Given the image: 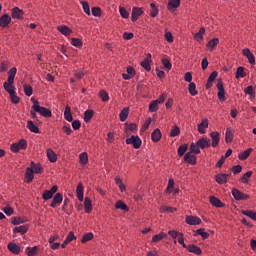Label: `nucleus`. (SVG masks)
I'll return each mask as SVG.
<instances>
[{"mask_svg": "<svg viewBox=\"0 0 256 256\" xmlns=\"http://www.w3.org/2000/svg\"><path fill=\"white\" fill-rule=\"evenodd\" d=\"M83 191H85V187L83 186V183H78L76 188V194L78 201H83Z\"/></svg>", "mask_w": 256, "mask_h": 256, "instance_id": "nucleus-32", "label": "nucleus"}, {"mask_svg": "<svg viewBox=\"0 0 256 256\" xmlns=\"http://www.w3.org/2000/svg\"><path fill=\"white\" fill-rule=\"evenodd\" d=\"M189 253H193L194 255H203V250L195 244H190L185 247Z\"/></svg>", "mask_w": 256, "mask_h": 256, "instance_id": "nucleus-14", "label": "nucleus"}, {"mask_svg": "<svg viewBox=\"0 0 256 256\" xmlns=\"http://www.w3.org/2000/svg\"><path fill=\"white\" fill-rule=\"evenodd\" d=\"M79 159L80 165H87V163H89V155L87 154V152H82L79 155Z\"/></svg>", "mask_w": 256, "mask_h": 256, "instance_id": "nucleus-44", "label": "nucleus"}, {"mask_svg": "<svg viewBox=\"0 0 256 256\" xmlns=\"http://www.w3.org/2000/svg\"><path fill=\"white\" fill-rule=\"evenodd\" d=\"M93 17H101V7H92Z\"/></svg>", "mask_w": 256, "mask_h": 256, "instance_id": "nucleus-64", "label": "nucleus"}, {"mask_svg": "<svg viewBox=\"0 0 256 256\" xmlns=\"http://www.w3.org/2000/svg\"><path fill=\"white\" fill-rule=\"evenodd\" d=\"M52 197L53 199H52V202L50 203V207H52V209H55L57 205H61V203H63V194L58 192Z\"/></svg>", "mask_w": 256, "mask_h": 256, "instance_id": "nucleus-9", "label": "nucleus"}, {"mask_svg": "<svg viewBox=\"0 0 256 256\" xmlns=\"http://www.w3.org/2000/svg\"><path fill=\"white\" fill-rule=\"evenodd\" d=\"M11 223L12 225H21L22 223H27V220L21 217H12Z\"/></svg>", "mask_w": 256, "mask_h": 256, "instance_id": "nucleus-51", "label": "nucleus"}, {"mask_svg": "<svg viewBox=\"0 0 256 256\" xmlns=\"http://www.w3.org/2000/svg\"><path fill=\"white\" fill-rule=\"evenodd\" d=\"M244 93H245V95H250V97H252V99H255V90L253 89V86H247L244 89Z\"/></svg>", "mask_w": 256, "mask_h": 256, "instance_id": "nucleus-58", "label": "nucleus"}, {"mask_svg": "<svg viewBox=\"0 0 256 256\" xmlns=\"http://www.w3.org/2000/svg\"><path fill=\"white\" fill-rule=\"evenodd\" d=\"M10 23H11V17L9 16L8 13L3 14L0 17V27H2L3 29H5V27H9Z\"/></svg>", "mask_w": 256, "mask_h": 256, "instance_id": "nucleus-18", "label": "nucleus"}, {"mask_svg": "<svg viewBox=\"0 0 256 256\" xmlns=\"http://www.w3.org/2000/svg\"><path fill=\"white\" fill-rule=\"evenodd\" d=\"M125 131H132V132H135L137 131V123H128L126 122L125 124Z\"/></svg>", "mask_w": 256, "mask_h": 256, "instance_id": "nucleus-59", "label": "nucleus"}, {"mask_svg": "<svg viewBox=\"0 0 256 256\" xmlns=\"http://www.w3.org/2000/svg\"><path fill=\"white\" fill-rule=\"evenodd\" d=\"M94 237L95 235H93V232H88L82 236L80 241L81 243H87L88 241H93Z\"/></svg>", "mask_w": 256, "mask_h": 256, "instance_id": "nucleus-47", "label": "nucleus"}, {"mask_svg": "<svg viewBox=\"0 0 256 256\" xmlns=\"http://www.w3.org/2000/svg\"><path fill=\"white\" fill-rule=\"evenodd\" d=\"M251 177H253V171H247L240 177L239 182L243 183L244 185H248L249 179H251Z\"/></svg>", "mask_w": 256, "mask_h": 256, "instance_id": "nucleus-27", "label": "nucleus"}, {"mask_svg": "<svg viewBox=\"0 0 256 256\" xmlns=\"http://www.w3.org/2000/svg\"><path fill=\"white\" fill-rule=\"evenodd\" d=\"M209 201H210L211 205H213V207H217L218 209L225 207V203H222V201L219 200V198H217L215 196H210Z\"/></svg>", "mask_w": 256, "mask_h": 256, "instance_id": "nucleus-20", "label": "nucleus"}, {"mask_svg": "<svg viewBox=\"0 0 256 256\" xmlns=\"http://www.w3.org/2000/svg\"><path fill=\"white\" fill-rule=\"evenodd\" d=\"M231 193L235 201H247L248 199L251 198L249 194H245L237 188H232Z\"/></svg>", "mask_w": 256, "mask_h": 256, "instance_id": "nucleus-3", "label": "nucleus"}, {"mask_svg": "<svg viewBox=\"0 0 256 256\" xmlns=\"http://www.w3.org/2000/svg\"><path fill=\"white\" fill-rule=\"evenodd\" d=\"M161 137H163V134L161 133V129L159 128L154 129L151 134V140L153 141V143H159V141H161Z\"/></svg>", "mask_w": 256, "mask_h": 256, "instance_id": "nucleus-19", "label": "nucleus"}, {"mask_svg": "<svg viewBox=\"0 0 256 256\" xmlns=\"http://www.w3.org/2000/svg\"><path fill=\"white\" fill-rule=\"evenodd\" d=\"M99 97L104 103H107V101H109V94L105 90H100Z\"/></svg>", "mask_w": 256, "mask_h": 256, "instance_id": "nucleus-57", "label": "nucleus"}, {"mask_svg": "<svg viewBox=\"0 0 256 256\" xmlns=\"http://www.w3.org/2000/svg\"><path fill=\"white\" fill-rule=\"evenodd\" d=\"M198 146L200 147V149H209V147H211V139L207 138V137H202L200 138L198 141Z\"/></svg>", "mask_w": 256, "mask_h": 256, "instance_id": "nucleus-13", "label": "nucleus"}, {"mask_svg": "<svg viewBox=\"0 0 256 256\" xmlns=\"http://www.w3.org/2000/svg\"><path fill=\"white\" fill-rule=\"evenodd\" d=\"M149 125H151V117L147 118L146 121L144 122L143 126L140 129L141 133H145V131L149 129Z\"/></svg>", "mask_w": 256, "mask_h": 256, "instance_id": "nucleus-61", "label": "nucleus"}, {"mask_svg": "<svg viewBox=\"0 0 256 256\" xmlns=\"http://www.w3.org/2000/svg\"><path fill=\"white\" fill-rule=\"evenodd\" d=\"M203 35H205V27H201L199 32L194 35V39L198 42L203 41Z\"/></svg>", "mask_w": 256, "mask_h": 256, "instance_id": "nucleus-48", "label": "nucleus"}, {"mask_svg": "<svg viewBox=\"0 0 256 256\" xmlns=\"http://www.w3.org/2000/svg\"><path fill=\"white\" fill-rule=\"evenodd\" d=\"M23 15H25V12L19 8V7H14L12 8L11 12V19H18V21H23Z\"/></svg>", "mask_w": 256, "mask_h": 256, "instance_id": "nucleus-7", "label": "nucleus"}, {"mask_svg": "<svg viewBox=\"0 0 256 256\" xmlns=\"http://www.w3.org/2000/svg\"><path fill=\"white\" fill-rule=\"evenodd\" d=\"M64 119H66V121H69V123L73 121V114L71 113V106L69 105L65 106Z\"/></svg>", "mask_w": 256, "mask_h": 256, "instance_id": "nucleus-35", "label": "nucleus"}, {"mask_svg": "<svg viewBox=\"0 0 256 256\" xmlns=\"http://www.w3.org/2000/svg\"><path fill=\"white\" fill-rule=\"evenodd\" d=\"M181 133V129L179 128V126L174 125L169 133V137H177L179 136Z\"/></svg>", "mask_w": 256, "mask_h": 256, "instance_id": "nucleus-50", "label": "nucleus"}, {"mask_svg": "<svg viewBox=\"0 0 256 256\" xmlns=\"http://www.w3.org/2000/svg\"><path fill=\"white\" fill-rule=\"evenodd\" d=\"M71 45H73V47H78V49H81V47H83V41L80 38H71Z\"/></svg>", "mask_w": 256, "mask_h": 256, "instance_id": "nucleus-52", "label": "nucleus"}, {"mask_svg": "<svg viewBox=\"0 0 256 256\" xmlns=\"http://www.w3.org/2000/svg\"><path fill=\"white\" fill-rule=\"evenodd\" d=\"M185 223H187V225H201V218L192 215L186 216Z\"/></svg>", "mask_w": 256, "mask_h": 256, "instance_id": "nucleus-15", "label": "nucleus"}, {"mask_svg": "<svg viewBox=\"0 0 256 256\" xmlns=\"http://www.w3.org/2000/svg\"><path fill=\"white\" fill-rule=\"evenodd\" d=\"M189 153H194V155H199L201 153V148L199 147L198 142H192L190 144Z\"/></svg>", "mask_w": 256, "mask_h": 256, "instance_id": "nucleus-34", "label": "nucleus"}, {"mask_svg": "<svg viewBox=\"0 0 256 256\" xmlns=\"http://www.w3.org/2000/svg\"><path fill=\"white\" fill-rule=\"evenodd\" d=\"M253 151V148H248L245 151L238 154V159L240 161H247L249 159V156L251 155V152Z\"/></svg>", "mask_w": 256, "mask_h": 256, "instance_id": "nucleus-28", "label": "nucleus"}, {"mask_svg": "<svg viewBox=\"0 0 256 256\" xmlns=\"http://www.w3.org/2000/svg\"><path fill=\"white\" fill-rule=\"evenodd\" d=\"M84 211L85 213H91L93 211V201L89 197L84 199Z\"/></svg>", "mask_w": 256, "mask_h": 256, "instance_id": "nucleus-25", "label": "nucleus"}, {"mask_svg": "<svg viewBox=\"0 0 256 256\" xmlns=\"http://www.w3.org/2000/svg\"><path fill=\"white\" fill-rule=\"evenodd\" d=\"M31 102L33 103L32 109L37 111L41 117H45L46 119H51L53 117V112L49 108H45L44 106L39 105V102L35 98H31Z\"/></svg>", "mask_w": 256, "mask_h": 256, "instance_id": "nucleus-2", "label": "nucleus"}, {"mask_svg": "<svg viewBox=\"0 0 256 256\" xmlns=\"http://www.w3.org/2000/svg\"><path fill=\"white\" fill-rule=\"evenodd\" d=\"M3 213H5V215H7L8 217H11V215H13V213H15V210L13 209V207H11V205H7L6 207H4L2 209Z\"/></svg>", "mask_w": 256, "mask_h": 256, "instance_id": "nucleus-54", "label": "nucleus"}, {"mask_svg": "<svg viewBox=\"0 0 256 256\" xmlns=\"http://www.w3.org/2000/svg\"><path fill=\"white\" fill-rule=\"evenodd\" d=\"M218 75H219V72H217V71H213L209 75L207 83H206V89H211V87H213V81H215L217 79Z\"/></svg>", "mask_w": 256, "mask_h": 256, "instance_id": "nucleus-21", "label": "nucleus"}, {"mask_svg": "<svg viewBox=\"0 0 256 256\" xmlns=\"http://www.w3.org/2000/svg\"><path fill=\"white\" fill-rule=\"evenodd\" d=\"M242 55H244V57L248 59L250 65H255V55H253L249 48H244L242 50Z\"/></svg>", "mask_w": 256, "mask_h": 256, "instance_id": "nucleus-10", "label": "nucleus"}, {"mask_svg": "<svg viewBox=\"0 0 256 256\" xmlns=\"http://www.w3.org/2000/svg\"><path fill=\"white\" fill-rule=\"evenodd\" d=\"M116 209H121V211H129V206L125 204L123 201L118 200L115 204Z\"/></svg>", "mask_w": 256, "mask_h": 256, "instance_id": "nucleus-49", "label": "nucleus"}, {"mask_svg": "<svg viewBox=\"0 0 256 256\" xmlns=\"http://www.w3.org/2000/svg\"><path fill=\"white\" fill-rule=\"evenodd\" d=\"M216 87L218 89L217 97H218L219 101H226V98H225V87L223 86V80L219 79L217 81Z\"/></svg>", "mask_w": 256, "mask_h": 256, "instance_id": "nucleus-5", "label": "nucleus"}, {"mask_svg": "<svg viewBox=\"0 0 256 256\" xmlns=\"http://www.w3.org/2000/svg\"><path fill=\"white\" fill-rule=\"evenodd\" d=\"M57 31H59V33H61L62 35H65V37H69L71 33H73V30H71V28L66 25L58 26Z\"/></svg>", "mask_w": 256, "mask_h": 256, "instance_id": "nucleus-24", "label": "nucleus"}, {"mask_svg": "<svg viewBox=\"0 0 256 256\" xmlns=\"http://www.w3.org/2000/svg\"><path fill=\"white\" fill-rule=\"evenodd\" d=\"M210 137L212 139V143H210V147H219V141H221V137L218 131H213L210 133Z\"/></svg>", "mask_w": 256, "mask_h": 256, "instance_id": "nucleus-8", "label": "nucleus"}, {"mask_svg": "<svg viewBox=\"0 0 256 256\" xmlns=\"http://www.w3.org/2000/svg\"><path fill=\"white\" fill-rule=\"evenodd\" d=\"M167 233L161 232L160 234H156L152 237V243H159V241H163V239H166Z\"/></svg>", "mask_w": 256, "mask_h": 256, "instance_id": "nucleus-42", "label": "nucleus"}, {"mask_svg": "<svg viewBox=\"0 0 256 256\" xmlns=\"http://www.w3.org/2000/svg\"><path fill=\"white\" fill-rule=\"evenodd\" d=\"M27 231H29V225L28 224L15 227L13 229L14 235H17V233H20V235H25V233H27Z\"/></svg>", "mask_w": 256, "mask_h": 256, "instance_id": "nucleus-23", "label": "nucleus"}, {"mask_svg": "<svg viewBox=\"0 0 256 256\" xmlns=\"http://www.w3.org/2000/svg\"><path fill=\"white\" fill-rule=\"evenodd\" d=\"M181 6V0H170L167 4L168 11H173Z\"/></svg>", "mask_w": 256, "mask_h": 256, "instance_id": "nucleus-31", "label": "nucleus"}, {"mask_svg": "<svg viewBox=\"0 0 256 256\" xmlns=\"http://www.w3.org/2000/svg\"><path fill=\"white\" fill-rule=\"evenodd\" d=\"M234 137L235 131L231 130V128H227L225 132V143H233Z\"/></svg>", "mask_w": 256, "mask_h": 256, "instance_id": "nucleus-26", "label": "nucleus"}, {"mask_svg": "<svg viewBox=\"0 0 256 256\" xmlns=\"http://www.w3.org/2000/svg\"><path fill=\"white\" fill-rule=\"evenodd\" d=\"M24 93L26 95V97H31V95H33V87H31V85H24Z\"/></svg>", "mask_w": 256, "mask_h": 256, "instance_id": "nucleus-60", "label": "nucleus"}, {"mask_svg": "<svg viewBox=\"0 0 256 256\" xmlns=\"http://www.w3.org/2000/svg\"><path fill=\"white\" fill-rule=\"evenodd\" d=\"M42 199H44V201H49V199H53L52 192H50L49 190H45L42 194Z\"/></svg>", "mask_w": 256, "mask_h": 256, "instance_id": "nucleus-63", "label": "nucleus"}, {"mask_svg": "<svg viewBox=\"0 0 256 256\" xmlns=\"http://www.w3.org/2000/svg\"><path fill=\"white\" fill-rule=\"evenodd\" d=\"M33 179H35L33 168L31 167L26 168V172L24 174V182L33 183Z\"/></svg>", "mask_w": 256, "mask_h": 256, "instance_id": "nucleus-11", "label": "nucleus"}, {"mask_svg": "<svg viewBox=\"0 0 256 256\" xmlns=\"http://www.w3.org/2000/svg\"><path fill=\"white\" fill-rule=\"evenodd\" d=\"M217 45H219V38H213L207 42L206 47L209 51H213Z\"/></svg>", "mask_w": 256, "mask_h": 256, "instance_id": "nucleus-38", "label": "nucleus"}, {"mask_svg": "<svg viewBox=\"0 0 256 256\" xmlns=\"http://www.w3.org/2000/svg\"><path fill=\"white\" fill-rule=\"evenodd\" d=\"M188 92L192 97H195V95H199V91H197V84H195V82L189 83Z\"/></svg>", "mask_w": 256, "mask_h": 256, "instance_id": "nucleus-37", "label": "nucleus"}, {"mask_svg": "<svg viewBox=\"0 0 256 256\" xmlns=\"http://www.w3.org/2000/svg\"><path fill=\"white\" fill-rule=\"evenodd\" d=\"M242 215H245V217H249V219H252V221H256V212L253 210H242Z\"/></svg>", "mask_w": 256, "mask_h": 256, "instance_id": "nucleus-43", "label": "nucleus"}, {"mask_svg": "<svg viewBox=\"0 0 256 256\" xmlns=\"http://www.w3.org/2000/svg\"><path fill=\"white\" fill-rule=\"evenodd\" d=\"M46 155L50 163H57V154L55 153V151H53V149L51 148L47 149Z\"/></svg>", "mask_w": 256, "mask_h": 256, "instance_id": "nucleus-29", "label": "nucleus"}, {"mask_svg": "<svg viewBox=\"0 0 256 256\" xmlns=\"http://www.w3.org/2000/svg\"><path fill=\"white\" fill-rule=\"evenodd\" d=\"M161 63L165 67V69L171 71L173 64H171V61L168 58H162Z\"/></svg>", "mask_w": 256, "mask_h": 256, "instance_id": "nucleus-55", "label": "nucleus"}, {"mask_svg": "<svg viewBox=\"0 0 256 256\" xmlns=\"http://www.w3.org/2000/svg\"><path fill=\"white\" fill-rule=\"evenodd\" d=\"M209 127V120L204 119L201 121V123L198 124V132L201 133V135L205 134V129Z\"/></svg>", "mask_w": 256, "mask_h": 256, "instance_id": "nucleus-30", "label": "nucleus"}, {"mask_svg": "<svg viewBox=\"0 0 256 256\" xmlns=\"http://www.w3.org/2000/svg\"><path fill=\"white\" fill-rule=\"evenodd\" d=\"M126 145H132L134 149H139L143 145V141L139 135H132L130 138L126 139Z\"/></svg>", "mask_w": 256, "mask_h": 256, "instance_id": "nucleus-4", "label": "nucleus"}, {"mask_svg": "<svg viewBox=\"0 0 256 256\" xmlns=\"http://www.w3.org/2000/svg\"><path fill=\"white\" fill-rule=\"evenodd\" d=\"M15 75H17V67H12L8 71V79L6 82H4L3 87L6 93L10 95L11 103L18 105V103L21 101V98L15 94V86L13 85L15 83Z\"/></svg>", "mask_w": 256, "mask_h": 256, "instance_id": "nucleus-1", "label": "nucleus"}, {"mask_svg": "<svg viewBox=\"0 0 256 256\" xmlns=\"http://www.w3.org/2000/svg\"><path fill=\"white\" fill-rule=\"evenodd\" d=\"M7 249L10 253H13V255H19L21 253V247L13 242L8 243Z\"/></svg>", "mask_w": 256, "mask_h": 256, "instance_id": "nucleus-17", "label": "nucleus"}, {"mask_svg": "<svg viewBox=\"0 0 256 256\" xmlns=\"http://www.w3.org/2000/svg\"><path fill=\"white\" fill-rule=\"evenodd\" d=\"M184 162L188 165H197V156L193 155L191 152H187L184 155Z\"/></svg>", "mask_w": 256, "mask_h": 256, "instance_id": "nucleus-12", "label": "nucleus"}, {"mask_svg": "<svg viewBox=\"0 0 256 256\" xmlns=\"http://www.w3.org/2000/svg\"><path fill=\"white\" fill-rule=\"evenodd\" d=\"M129 117V107H125L120 111L119 118L120 121H127V118Z\"/></svg>", "mask_w": 256, "mask_h": 256, "instance_id": "nucleus-40", "label": "nucleus"}, {"mask_svg": "<svg viewBox=\"0 0 256 256\" xmlns=\"http://www.w3.org/2000/svg\"><path fill=\"white\" fill-rule=\"evenodd\" d=\"M151 61V53H148L140 65L143 67V69H145V71H151Z\"/></svg>", "mask_w": 256, "mask_h": 256, "instance_id": "nucleus-16", "label": "nucleus"}, {"mask_svg": "<svg viewBox=\"0 0 256 256\" xmlns=\"http://www.w3.org/2000/svg\"><path fill=\"white\" fill-rule=\"evenodd\" d=\"M227 177H229V175L225 173H219L215 176V181L218 183V185H225V183H227Z\"/></svg>", "mask_w": 256, "mask_h": 256, "instance_id": "nucleus-22", "label": "nucleus"}, {"mask_svg": "<svg viewBox=\"0 0 256 256\" xmlns=\"http://www.w3.org/2000/svg\"><path fill=\"white\" fill-rule=\"evenodd\" d=\"M239 77H241L242 79L244 77H247V73H245V68L243 66L238 67L236 70L235 78L239 79Z\"/></svg>", "mask_w": 256, "mask_h": 256, "instance_id": "nucleus-45", "label": "nucleus"}, {"mask_svg": "<svg viewBox=\"0 0 256 256\" xmlns=\"http://www.w3.org/2000/svg\"><path fill=\"white\" fill-rule=\"evenodd\" d=\"M150 7H151L150 17H152V19H155V17H157L159 15V8L157 7V5L155 3H151Z\"/></svg>", "mask_w": 256, "mask_h": 256, "instance_id": "nucleus-41", "label": "nucleus"}, {"mask_svg": "<svg viewBox=\"0 0 256 256\" xmlns=\"http://www.w3.org/2000/svg\"><path fill=\"white\" fill-rule=\"evenodd\" d=\"M187 149H189V144H182L178 147V157H183L185 153H187Z\"/></svg>", "mask_w": 256, "mask_h": 256, "instance_id": "nucleus-46", "label": "nucleus"}, {"mask_svg": "<svg viewBox=\"0 0 256 256\" xmlns=\"http://www.w3.org/2000/svg\"><path fill=\"white\" fill-rule=\"evenodd\" d=\"M37 251H39V248L37 246H34L32 248H27V255L28 256H35L37 255Z\"/></svg>", "mask_w": 256, "mask_h": 256, "instance_id": "nucleus-62", "label": "nucleus"}, {"mask_svg": "<svg viewBox=\"0 0 256 256\" xmlns=\"http://www.w3.org/2000/svg\"><path fill=\"white\" fill-rule=\"evenodd\" d=\"M82 9L86 15H91V8L89 7V2L81 1Z\"/></svg>", "mask_w": 256, "mask_h": 256, "instance_id": "nucleus-56", "label": "nucleus"}, {"mask_svg": "<svg viewBox=\"0 0 256 256\" xmlns=\"http://www.w3.org/2000/svg\"><path fill=\"white\" fill-rule=\"evenodd\" d=\"M149 111L150 113H155L156 111H159V102L156 100L152 101L149 105Z\"/></svg>", "mask_w": 256, "mask_h": 256, "instance_id": "nucleus-53", "label": "nucleus"}, {"mask_svg": "<svg viewBox=\"0 0 256 256\" xmlns=\"http://www.w3.org/2000/svg\"><path fill=\"white\" fill-rule=\"evenodd\" d=\"M95 115V111L93 109H88L84 112V121L85 123H89L91 119H93V116Z\"/></svg>", "mask_w": 256, "mask_h": 256, "instance_id": "nucleus-39", "label": "nucleus"}, {"mask_svg": "<svg viewBox=\"0 0 256 256\" xmlns=\"http://www.w3.org/2000/svg\"><path fill=\"white\" fill-rule=\"evenodd\" d=\"M197 235H200L202 237L203 241L209 237V232H205V228H200L194 231L193 236L197 237Z\"/></svg>", "mask_w": 256, "mask_h": 256, "instance_id": "nucleus-36", "label": "nucleus"}, {"mask_svg": "<svg viewBox=\"0 0 256 256\" xmlns=\"http://www.w3.org/2000/svg\"><path fill=\"white\" fill-rule=\"evenodd\" d=\"M27 129H29L31 133H41L39 130V126L35 125V122H33V120H29L27 122Z\"/></svg>", "mask_w": 256, "mask_h": 256, "instance_id": "nucleus-33", "label": "nucleus"}, {"mask_svg": "<svg viewBox=\"0 0 256 256\" xmlns=\"http://www.w3.org/2000/svg\"><path fill=\"white\" fill-rule=\"evenodd\" d=\"M145 13L143 8L140 7H133L132 13H131V21L132 23H135L138 21L139 17H141Z\"/></svg>", "mask_w": 256, "mask_h": 256, "instance_id": "nucleus-6", "label": "nucleus"}]
</instances>
